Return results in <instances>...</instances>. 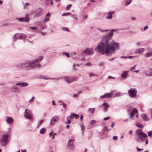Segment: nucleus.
Returning a JSON list of instances; mask_svg holds the SVG:
<instances>
[{
    "label": "nucleus",
    "instance_id": "f257e3e1",
    "mask_svg": "<svg viewBox=\"0 0 152 152\" xmlns=\"http://www.w3.org/2000/svg\"><path fill=\"white\" fill-rule=\"evenodd\" d=\"M113 29H111V32L106 35L104 36L101 39V42L95 49L102 55L105 54L111 55L115 53L119 47L118 43L110 40L113 34Z\"/></svg>",
    "mask_w": 152,
    "mask_h": 152
},
{
    "label": "nucleus",
    "instance_id": "f03ea898",
    "mask_svg": "<svg viewBox=\"0 0 152 152\" xmlns=\"http://www.w3.org/2000/svg\"><path fill=\"white\" fill-rule=\"evenodd\" d=\"M35 63V61H27L18 65V67L24 68L25 70H28L34 68V65L33 64Z\"/></svg>",
    "mask_w": 152,
    "mask_h": 152
},
{
    "label": "nucleus",
    "instance_id": "7ed1b4c3",
    "mask_svg": "<svg viewBox=\"0 0 152 152\" xmlns=\"http://www.w3.org/2000/svg\"><path fill=\"white\" fill-rule=\"evenodd\" d=\"M136 139L140 142H143L147 137V134L142 132L141 129H137L136 132Z\"/></svg>",
    "mask_w": 152,
    "mask_h": 152
},
{
    "label": "nucleus",
    "instance_id": "20e7f679",
    "mask_svg": "<svg viewBox=\"0 0 152 152\" xmlns=\"http://www.w3.org/2000/svg\"><path fill=\"white\" fill-rule=\"evenodd\" d=\"M137 90L135 88H131L128 92V94L131 98H135L137 96Z\"/></svg>",
    "mask_w": 152,
    "mask_h": 152
},
{
    "label": "nucleus",
    "instance_id": "39448f33",
    "mask_svg": "<svg viewBox=\"0 0 152 152\" xmlns=\"http://www.w3.org/2000/svg\"><path fill=\"white\" fill-rule=\"evenodd\" d=\"M94 53V50L92 48L91 49L88 48L83 51L81 54V55L82 56H86V55H92Z\"/></svg>",
    "mask_w": 152,
    "mask_h": 152
},
{
    "label": "nucleus",
    "instance_id": "423d86ee",
    "mask_svg": "<svg viewBox=\"0 0 152 152\" xmlns=\"http://www.w3.org/2000/svg\"><path fill=\"white\" fill-rule=\"evenodd\" d=\"M8 137V135L7 134H4L2 136L0 140V143L1 145L4 146L7 144Z\"/></svg>",
    "mask_w": 152,
    "mask_h": 152
},
{
    "label": "nucleus",
    "instance_id": "0eeeda50",
    "mask_svg": "<svg viewBox=\"0 0 152 152\" xmlns=\"http://www.w3.org/2000/svg\"><path fill=\"white\" fill-rule=\"evenodd\" d=\"M77 77H65L63 79L68 83H70L76 80Z\"/></svg>",
    "mask_w": 152,
    "mask_h": 152
},
{
    "label": "nucleus",
    "instance_id": "6e6552de",
    "mask_svg": "<svg viewBox=\"0 0 152 152\" xmlns=\"http://www.w3.org/2000/svg\"><path fill=\"white\" fill-rule=\"evenodd\" d=\"M24 117L26 119H31L32 112L29 110L26 109L24 113Z\"/></svg>",
    "mask_w": 152,
    "mask_h": 152
},
{
    "label": "nucleus",
    "instance_id": "1a4fd4ad",
    "mask_svg": "<svg viewBox=\"0 0 152 152\" xmlns=\"http://www.w3.org/2000/svg\"><path fill=\"white\" fill-rule=\"evenodd\" d=\"M58 118L57 116H55L52 118L50 120V125H53L57 122L58 120Z\"/></svg>",
    "mask_w": 152,
    "mask_h": 152
},
{
    "label": "nucleus",
    "instance_id": "9d476101",
    "mask_svg": "<svg viewBox=\"0 0 152 152\" xmlns=\"http://www.w3.org/2000/svg\"><path fill=\"white\" fill-rule=\"evenodd\" d=\"M74 140L73 139H69L68 141L67 146L71 149H73L74 148V145L73 142Z\"/></svg>",
    "mask_w": 152,
    "mask_h": 152
},
{
    "label": "nucleus",
    "instance_id": "9b49d317",
    "mask_svg": "<svg viewBox=\"0 0 152 152\" xmlns=\"http://www.w3.org/2000/svg\"><path fill=\"white\" fill-rule=\"evenodd\" d=\"M113 91H111L110 92V93H106L104 95L100 96V98H111L113 96Z\"/></svg>",
    "mask_w": 152,
    "mask_h": 152
},
{
    "label": "nucleus",
    "instance_id": "f8f14e48",
    "mask_svg": "<svg viewBox=\"0 0 152 152\" xmlns=\"http://www.w3.org/2000/svg\"><path fill=\"white\" fill-rule=\"evenodd\" d=\"M137 110L136 108H133L130 113V118L132 120H134V118L133 117V116L134 115L137 113Z\"/></svg>",
    "mask_w": 152,
    "mask_h": 152
},
{
    "label": "nucleus",
    "instance_id": "ddd939ff",
    "mask_svg": "<svg viewBox=\"0 0 152 152\" xmlns=\"http://www.w3.org/2000/svg\"><path fill=\"white\" fill-rule=\"evenodd\" d=\"M17 20L21 22H24L28 23L29 20V18L28 17H26L23 18H20L19 19H17Z\"/></svg>",
    "mask_w": 152,
    "mask_h": 152
},
{
    "label": "nucleus",
    "instance_id": "4468645a",
    "mask_svg": "<svg viewBox=\"0 0 152 152\" xmlns=\"http://www.w3.org/2000/svg\"><path fill=\"white\" fill-rule=\"evenodd\" d=\"M16 85L18 86H20V87H22L28 86V83L26 82H22L16 83Z\"/></svg>",
    "mask_w": 152,
    "mask_h": 152
},
{
    "label": "nucleus",
    "instance_id": "2eb2a0df",
    "mask_svg": "<svg viewBox=\"0 0 152 152\" xmlns=\"http://www.w3.org/2000/svg\"><path fill=\"white\" fill-rule=\"evenodd\" d=\"M42 10L41 8H39L36 12L35 15L37 16H39L42 15Z\"/></svg>",
    "mask_w": 152,
    "mask_h": 152
},
{
    "label": "nucleus",
    "instance_id": "dca6fc26",
    "mask_svg": "<svg viewBox=\"0 0 152 152\" xmlns=\"http://www.w3.org/2000/svg\"><path fill=\"white\" fill-rule=\"evenodd\" d=\"M50 14L49 12H48L46 15V18L43 20V22H46L50 20Z\"/></svg>",
    "mask_w": 152,
    "mask_h": 152
},
{
    "label": "nucleus",
    "instance_id": "f3484780",
    "mask_svg": "<svg viewBox=\"0 0 152 152\" xmlns=\"http://www.w3.org/2000/svg\"><path fill=\"white\" fill-rule=\"evenodd\" d=\"M7 119L6 120V122L9 124H11L13 123V119L12 118L10 117H7Z\"/></svg>",
    "mask_w": 152,
    "mask_h": 152
},
{
    "label": "nucleus",
    "instance_id": "a211bd4d",
    "mask_svg": "<svg viewBox=\"0 0 152 152\" xmlns=\"http://www.w3.org/2000/svg\"><path fill=\"white\" fill-rule=\"evenodd\" d=\"M114 13L115 12L114 11L111 12H109L107 16L106 17V18L109 19H111L112 18V15L114 14Z\"/></svg>",
    "mask_w": 152,
    "mask_h": 152
},
{
    "label": "nucleus",
    "instance_id": "6ab92c4d",
    "mask_svg": "<svg viewBox=\"0 0 152 152\" xmlns=\"http://www.w3.org/2000/svg\"><path fill=\"white\" fill-rule=\"evenodd\" d=\"M102 106H104V109L105 111H106L107 110L109 106V104L107 103H103Z\"/></svg>",
    "mask_w": 152,
    "mask_h": 152
},
{
    "label": "nucleus",
    "instance_id": "aec40b11",
    "mask_svg": "<svg viewBox=\"0 0 152 152\" xmlns=\"http://www.w3.org/2000/svg\"><path fill=\"white\" fill-rule=\"evenodd\" d=\"M144 48H140L138 50H137L135 51V53L137 54L138 53H140L144 52Z\"/></svg>",
    "mask_w": 152,
    "mask_h": 152
},
{
    "label": "nucleus",
    "instance_id": "412c9836",
    "mask_svg": "<svg viewBox=\"0 0 152 152\" xmlns=\"http://www.w3.org/2000/svg\"><path fill=\"white\" fill-rule=\"evenodd\" d=\"M128 72L129 71H124L121 75V77L123 78H126L128 74Z\"/></svg>",
    "mask_w": 152,
    "mask_h": 152
},
{
    "label": "nucleus",
    "instance_id": "4be33fe9",
    "mask_svg": "<svg viewBox=\"0 0 152 152\" xmlns=\"http://www.w3.org/2000/svg\"><path fill=\"white\" fill-rule=\"evenodd\" d=\"M146 74L148 76H152V68L149 69L148 71H146Z\"/></svg>",
    "mask_w": 152,
    "mask_h": 152
},
{
    "label": "nucleus",
    "instance_id": "5701e85b",
    "mask_svg": "<svg viewBox=\"0 0 152 152\" xmlns=\"http://www.w3.org/2000/svg\"><path fill=\"white\" fill-rule=\"evenodd\" d=\"M12 89L14 90V92H18V88L17 86V85L13 86L12 88Z\"/></svg>",
    "mask_w": 152,
    "mask_h": 152
},
{
    "label": "nucleus",
    "instance_id": "b1692460",
    "mask_svg": "<svg viewBox=\"0 0 152 152\" xmlns=\"http://www.w3.org/2000/svg\"><path fill=\"white\" fill-rule=\"evenodd\" d=\"M152 55V49H151L150 51L148 52L145 54V56L147 57H149Z\"/></svg>",
    "mask_w": 152,
    "mask_h": 152
},
{
    "label": "nucleus",
    "instance_id": "393cba45",
    "mask_svg": "<svg viewBox=\"0 0 152 152\" xmlns=\"http://www.w3.org/2000/svg\"><path fill=\"white\" fill-rule=\"evenodd\" d=\"M95 110V108H89L88 110V111L89 113H91L93 114L94 113Z\"/></svg>",
    "mask_w": 152,
    "mask_h": 152
},
{
    "label": "nucleus",
    "instance_id": "a878e982",
    "mask_svg": "<svg viewBox=\"0 0 152 152\" xmlns=\"http://www.w3.org/2000/svg\"><path fill=\"white\" fill-rule=\"evenodd\" d=\"M44 120H40L38 123L37 128H39V127L41 125L43 122Z\"/></svg>",
    "mask_w": 152,
    "mask_h": 152
},
{
    "label": "nucleus",
    "instance_id": "bb28decb",
    "mask_svg": "<svg viewBox=\"0 0 152 152\" xmlns=\"http://www.w3.org/2000/svg\"><path fill=\"white\" fill-rule=\"evenodd\" d=\"M42 78L44 79L48 80L50 79H54V78H51L48 77H47L46 76H43L42 77Z\"/></svg>",
    "mask_w": 152,
    "mask_h": 152
},
{
    "label": "nucleus",
    "instance_id": "cd10ccee",
    "mask_svg": "<svg viewBox=\"0 0 152 152\" xmlns=\"http://www.w3.org/2000/svg\"><path fill=\"white\" fill-rule=\"evenodd\" d=\"M142 118L145 121H148V118L146 115L145 114H143L142 115Z\"/></svg>",
    "mask_w": 152,
    "mask_h": 152
},
{
    "label": "nucleus",
    "instance_id": "c85d7f7f",
    "mask_svg": "<svg viewBox=\"0 0 152 152\" xmlns=\"http://www.w3.org/2000/svg\"><path fill=\"white\" fill-rule=\"evenodd\" d=\"M33 65H34V68H36L37 67H41V65L39 63H37L35 64H33Z\"/></svg>",
    "mask_w": 152,
    "mask_h": 152
},
{
    "label": "nucleus",
    "instance_id": "c756f323",
    "mask_svg": "<svg viewBox=\"0 0 152 152\" xmlns=\"http://www.w3.org/2000/svg\"><path fill=\"white\" fill-rule=\"evenodd\" d=\"M75 114L72 113V114L70 116H68L67 118V119H69V118H73L75 117Z\"/></svg>",
    "mask_w": 152,
    "mask_h": 152
},
{
    "label": "nucleus",
    "instance_id": "7c9ffc66",
    "mask_svg": "<svg viewBox=\"0 0 152 152\" xmlns=\"http://www.w3.org/2000/svg\"><path fill=\"white\" fill-rule=\"evenodd\" d=\"M45 129L44 128H42V129H41L39 131V133L40 134H44L45 131Z\"/></svg>",
    "mask_w": 152,
    "mask_h": 152
},
{
    "label": "nucleus",
    "instance_id": "2f4dec72",
    "mask_svg": "<svg viewBox=\"0 0 152 152\" xmlns=\"http://www.w3.org/2000/svg\"><path fill=\"white\" fill-rule=\"evenodd\" d=\"M81 126V128L82 131L83 132H83L85 130V126L84 125H83V123L82 122V123L80 124Z\"/></svg>",
    "mask_w": 152,
    "mask_h": 152
},
{
    "label": "nucleus",
    "instance_id": "473e14b6",
    "mask_svg": "<svg viewBox=\"0 0 152 152\" xmlns=\"http://www.w3.org/2000/svg\"><path fill=\"white\" fill-rule=\"evenodd\" d=\"M121 96V93L119 92H118L115 94L114 96V97H117L120 96Z\"/></svg>",
    "mask_w": 152,
    "mask_h": 152
},
{
    "label": "nucleus",
    "instance_id": "72a5a7b5",
    "mask_svg": "<svg viewBox=\"0 0 152 152\" xmlns=\"http://www.w3.org/2000/svg\"><path fill=\"white\" fill-rule=\"evenodd\" d=\"M43 58V56H41L39 57V58H38L36 60L33 61H35V63L37 61H40Z\"/></svg>",
    "mask_w": 152,
    "mask_h": 152
},
{
    "label": "nucleus",
    "instance_id": "f704fd0d",
    "mask_svg": "<svg viewBox=\"0 0 152 152\" xmlns=\"http://www.w3.org/2000/svg\"><path fill=\"white\" fill-rule=\"evenodd\" d=\"M89 76L90 77H91L92 76H98V75H95L93 73L90 72L89 73Z\"/></svg>",
    "mask_w": 152,
    "mask_h": 152
},
{
    "label": "nucleus",
    "instance_id": "c9c22d12",
    "mask_svg": "<svg viewBox=\"0 0 152 152\" xmlns=\"http://www.w3.org/2000/svg\"><path fill=\"white\" fill-rule=\"evenodd\" d=\"M132 0H127L126 1V6L128 5L131 2Z\"/></svg>",
    "mask_w": 152,
    "mask_h": 152
},
{
    "label": "nucleus",
    "instance_id": "e433bc0d",
    "mask_svg": "<svg viewBox=\"0 0 152 152\" xmlns=\"http://www.w3.org/2000/svg\"><path fill=\"white\" fill-rule=\"evenodd\" d=\"M136 125L137 126L139 127L140 128H142L143 127V126L141 124H140L139 123H138L137 124H136Z\"/></svg>",
    "mask_w": 152,
    "mask_h": 152
},
{
    "label": "nucleus",
    "instance_id": "4c0bfd02",
    "mask_svg": "<svg viewBox=\"0 0 152 152\" xmlns=\"http://www.w3.org/2000/svg\"><path fill=\"white\" fill-rule=\"evenodd\" d=\"M71 17L75 20H77L78 18V17L77 15H72Z\"/></svg>",
    "mask_w": 152,
    "mask_h": 152
},
{
    "label": "nucleus",
    "instance_id": "58836bf2",
    "mask_svg": "<svg viewBox=\"0 0 152 152\" xmlns=\"http://www.w3.org/2000/svg\"><path fill=\"white\" fill-rule=\"evenodd\" d=\"M96 121L95 120H91L90 122V124H91L94 125V124H95L96 123Z\"/></svg>",
    "mask_w": 152,
    "mask_h": 152
},
{
    "label": "nucleus",
    "instance_id": "ea45409f",
    "mask_svg": "<svg viewBox=\"0 0 152 152\" xmlns=\"http://www.w3.org/2000/svg\"><path fill=\"white\" fill-rule=\"evenodd\" d=\"M62 29L64 31H69V29L68 28L66 27H63L62 28Z\"/></svg>",
    "mask_w": 152,
    "mask_h": 152
},
{
    "label": "nucleus",
    "instance_id": "a19ab883",
    "mask_svg": "<svg viewBox=\"0 0 152 152\" xmlns=\"http://www.w3.org/2000/svg\"><path fill=\"white\" fill-rule=\"evenodd\" d=\"M72 7L71 4H69L66 7V9L67 10H69L70 9V8Z\"/></svg>",
    "mask_w": 152,
    "mask_h": 152
},
{
    "label": "nucleus",
    "instance_id": "79ce46f5",
    "mask_svg": "<svg viewBox=\"0 0 152 152\" xmlns=\"http://www.w3.org/2000/svg\"><path fill=\"white\" fill-rule=\"evenodd\" d=\"M63 54L64 55H65L67 57H69V54L66 52H64L63 53Z\"/></svg>",
    "mask_w": 152,
    "mask_h": 152
},
{
    "label": "nucleus",
    "instance_id": "37998d69",
    "mask_svg": "<svg viewBox=\"0 0 152 152\" xmlns=\"http://www.w3.org/2000/svg\"><path fill=\"white\" fill-rule=\"evenodd\" d=\"M11 129L10 128H9L8 129V131H7V134L10 135L11 133Z\"/></svg>",
    "mask_w": 152,
    "mask_h": 152
},
{
    "label": "nucleus",
    "instance_id": "c03bdc74",
    "mask_svg": "<svg viewBox=\"0 0 152 152\" xmlns=\"http://www.w3.org/2000/svg\"><path fill=\"white\" fill-rule=\"evenodd\" d=\"M70 15V13L69 12L64 13H63L62 14V16H66V15Z\"/></svg>",
    "mask_w": 152,
    "mask_h": 152
},
{
    "label": "nucleus",
    "instance_id": "a18cd8bd",
    "mask_svg": "<svg viewBox=\"0 0 152 152\" xmlns=\"http://www.w3.org/2000/svg\"><path fill=\"white\" fill-rule=\"evenodd\" d=\"M34 96L32 97L29 100V102L30 103L32 102L34 100Z\"/></svg>",
    "mask_w": 152,
    "mask_h": 152
},
{
    "label": "nucleus",
    "instance_id": "49530a36",
    "mask_svg": "<svg viewBox=\"0 0 152 152\" xmlns=\"http://www.w3.org/2000/svg\"><path fill=\"white\" fill-rule=\"evenodd\" d=\"M110 130V129H108L107 127H106V126H105V127H104V128H103V130L104 131H108V130Z\"/></svg>",
    "mask_w": 152,
    "mask_h": 152
},
{
    "label": "nucleus",
    "instance_id": "de8ad7c7",
    "mask_svg": "<svg viewBox=\"0 0 152 152\" xmlns=\"http://www.w3.org/2000/svg\"><path fill=\"white\" fill-rule=\"evenodd\" d=\"M39 29L40 30H42L43 29L45 28V27L44 26H42L40 25L39 26Z\"/></svg>",
    "mask_w": 152,
    "mask_h": 152
},
{
    "label": "nucleus",
    "instance_id": "09e8293b",
    "mask_svg": "<svg viewBox=\"0 0 152 152\" xmlns=\"http://www.w3.org/2000/svg\"><path fill=\"white\" fill-rule=\"evenodd\" d=\"M148 136H150V137H151L152 135V132L151 131H150L148 133Z\"/></svg>",
    "mask_w": 152,
    "mask_h": 152
},
{
    "label": "nucleus",
    "instance_id": "8fccbe9b",
    "mask_svg": "<svg viewBox=\"0 0 152 152\" xmlns=\"http://www.w3.org/2000/svg\"><path fill=\"white\" fill-rule=\"evenodd\" d=\"M136 45L137 46H139L141 45V42H137L136 43Z\"/></svg>",
    "mask_w": 152,
    "mask_h": 152
},
{
    "label": "nucleus",
    "instance_id": "3c124183",
    "mask_svg": "<svg viewBox=\"0 0 152 152\" xmlns=\"http://www.w3.org/2000/svg\"><path fill=\"white\" fill-rule=\"evenodd\" d=\"M110 117L107 116V117L105 118H104V121L107 120L109 119H110Z\"/></svg>",
    "mask_w": 152,
    "mask_h": 152
},
{
    "label": "nucleus",
    "instance_id": "603ef678",
    "mask_svg": "<svg viewBox=\"0 0 152 152\" xmlns=\"http://www.w3.org/2000/svg\"><path fill=\"white\" fill-rule=\"evenodd\" d=\"M98 29H99V30H100L102 32H103L104 31H109V30L107 29V30H100L99 28H98Z\"/></svg>",
    "mask_w": 152,
    "mask_h": 152
},
{
    "label": "nucleus",
    "instance_id": "864d4df0",
    "mask_svg": "<svg viewBox=\"0 0 152 152\" xmlns=\"http://www.w3.org/2000/svg\"><path fill=\"white\" fill-rule=\"evenodd\" d=\"M98 29H99V30H100L102 32H103L104 31H109V30L107 29V30H100L99 28H98Z\"/></svg>",
    "mask_w": 152,
    "mask_h": 152
},
{
    "label": "nucleus",
    "instance_id": "5fc2aeb1",
    "mask_svg": "<svg viewBox=\"0 0 152 152\" xmlns=\"http://www.w3.org/2000/svg\"><path fill=\"white\" fill-rule=\"evenodd\" d=\"M26 38V36L24 35H23L22 36L20 37H19V39H21L22 38L24 39Z\"/></svg>",
    "mask_w": 152,
    "mask_h": 152
},
{
    "label": "nucleus",
    "instance_id": "6e6d98bb",
    "mask_svg": "<svg viewBox=\"0 0 152 152\" xmlns=\"http://www.w3.org/2000/svg\"><path fill=\"white\" fill-rule=\"evenodd\" d=\"M104 65V63L103 62H102L99 64V66H102Z\"/></svg>",
    "mask_w": 152,
    "mask_h": 152
},
{
    "label": "nucleus",
    "instance_id": "4d7b16f0",
    "mask_svg": "<svg viewBox=\"0 0 152 152\" xmlns=\"http://www.w3.org/2000/svg\"><path fill=\"white\" fill-rule=\"evenodd\" d=\"M78 117H79L78 115L77 114H75L74 118L76 119H77Z\"/></svg>",
    "mask_w": 152,
    "mask_h": 152
},
{
    "label": "nucleus",
    "instance_id": "13d9d810",
    "mask_svg": "<svg viewBox=\"0 0 152 152\" xmlns=\"http://www.w3.org/2000/svg\"><path fill=\"white\" fill-rule=\"evenodd\" d=\"M76 52H74L70 53V55L71 56H72L73 55H76Z\"/></svg>",
    "mask_w": 152,
    "mask_h": 152
},
{
    "label": "nucleus",
    "instance_id": "bf43d9fd",
    "mask_svg": "<svg viewBox=\"0 0 152 152\" xmlns=\"http://www.w3.org/2000/svg\"><path fill=\"white\" fill-rule=\"evenodd\" d=\"M85 65L87 66H91V64H90V62L85 64Z\"/></svg>",
    "mask_w": 152,
    "mask_h": 152
},
{
    "label": "nucleus",
    "instance_id": "052dcab7",
    "mask_svg": "<svg viewBox=\"0 0 152 152\" xmlns=\"http://www.w3.org/2000/svg\"><path fill=\"white\" fill-rule=\"evenodd\" d=\"M61 105H63V106L64 108H66V104L64 103H62L61 104Z\"/></svg>",
    "mask_w": 152,
    "mask_h": 152
},
{
    "label": "nucleus",
    "instance_id": "680f3d73",
    "mask_svg": "<svg viewBox=\"0 0 152 152\" xmlns=\"http://www.w3.org/2000/svg\"><path fill=\"white\" fill-rule=\"evenodd\" d=\"M118 139V137L116 136H114L113 137V139L114 140H116Z\"/></svg>",
    "mask_w": 152,
    "mask_h": 152
},
{
    "label": "nucleus",
    "instance_id": "e2e57ef3",
    "mask_svg": "<svg viewBox=\"0 0 152 152\" xmlns=\"http://www.w3.org/2000/svg\"><path fill=\"white\" fill-rule=\"evenodd\" d=\"M148 26H145L144 27L143 30L145 31L147 29H148Z\"/></svg>",
    "mask_w": 152,
    "mask_h": 152
},
{
    "label": "nucleus",
    "instance_id": "0e129e2a",
    "mask_svg": "<svg viewBox=\"0 0 152 152\" xmlns=\"http://www.w3.org/2000/svg\"><path fill=\"white\" fill-rule=\"evenodd\" d=\"M29 28H31V29H36V27H31V26H30L29 27Z\"/></svg>",
    "mask_w": 152,
    "mask_h": 152
},
{
    "label": "nucleus",
    "instance_id": "69168bd1",
    "mask_svg": "<svg viewBox=\"0 0 152 152\" xmlns=\"http://www.w3.org/2000/svg\"><path fill=\"white\" fill-rule=\"evenodd\" d=\"M120 58H127V57H126L124 56H122L120 57Z\"/></svg>",
    "mask_w": 152,
    "mask_h": 152
},
{
    "label": "nucleus",
    "instance_id": "338daca9",
    "mask_svg": "<svg viewBox=\"0 0 152 152\" xmlns=\"http://www.w3.org/2000/svg\"><path fill=\"white\" fill-rule=\"evenodd\" d=\"M115 77H113L111 76H109L108 77V79H115Z\"/></svg>",
    "mask_w": 152,
    "mask_h": 152
},
{
    "label": "nucleus",
    "instance_id": "774afa93",
    "mask_svg": "<svg viewBox=\"0 0 152 152\" xmlns=\"http://www.w3.org/2000/svg\"><path fill=\"white\" fill-rule=\"evenodd\" d=\"M137 149L139 151H141L143 150V149H140V148H139L138 147H137Z\"/></svg>",
    "mask_w": 152,
    "mask_h": 152
}]
</instances>
